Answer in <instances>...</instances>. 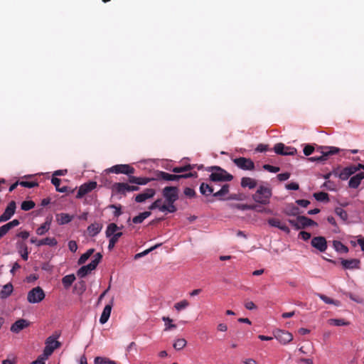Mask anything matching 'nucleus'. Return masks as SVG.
Wrapping results in <instances>:
<instances>
[{"instance_id": "obj_55", "label": "nucleus", "mask_w": 364, "mask_h": 364, "mask_svg": "<svg viewBox=\"0 0 364 364\" xmlns=\"http://www.w3.org/2000/svg\"><path fill=\"white\" fill-rule=\"evenodd\" d=\"M188 301L186 299H183L178 303H176L174 305V308L179 311L182 309H186L187 306H188Z\"/></svg>"}, {"instance_id": "obj_43", "label": "nucleus", "mask_w": 364, "mask_h": 364, "mask_svg": "<svg viewBox=\"0 0 364 364\" xmlns=\"http://www.w3.org/2000/svg\"><path fill=\"white\" fill-rule=\"evenodd\" d=\"M161 245V243H159V244H156L153 247H151L150 248L147 249V250H145L144 251L141 252H139V253H137L134 255V259H138L146 255H148L149 252H152L153 250H156V248H158L159 247H160Z\"/></svg>"}, {"instance_id": "obj_28", "label": "nucleus", "mask_w": 364, "mask_h": 364, "mask_svg": "<svg viewBox=\"0 0 364 364\" xmlns=\"http://www.w3.org/2000/svg\"><path fill=\"white\" fill-rule=\"evenodd\" d=\"M284 213L288 216H298L300 213L299 208L293 203L288 204L284 210Z\"/></svg>"}, {"instance_id": "obj_40", "label": "nucleus", "mask_w": 364, "mask_h": 364, "mask_svg": "<svg viewBox=\"0 0 364 364\" xmlns=\"http://www.w3.org/2000/svg\"><path fill=\"white\" fill-rule=\"evenodd\" d=\"M231 208H235L241 210H247L251 209H255L257 208L255 204H240V203H235L230 205Z\"/></svg>"}, {"instance_id": "obj_8", "label": "nucleus", "mask_w": 364, "mask_h": 364, "mask_svg": "<svg viewBox=\"0 0 364 364\" xmlns=\"http://www.w3.org/2000/svg\"><path fill=\"white\" fill-rule=\"evenodd\" d=\"M162 196L165 199V202H176L179 199V188L177 186H166L162 189Z\"/></svg>"}, {"instance_id": "obj_56", "label": "nucleus", "mask_w": 364, "mask_h": 364, "mask_svg": "<svg viewBox=\"0 0 364 364\" xmlns=\"http://www.w3.org/2000/svg\"><path fill=\"white\" fill-rule=\"evenodd\" d=\"M19 185L28 188H32L36 186H38V183L36 181H22L19 182Z\"/></svg>"}, {"instance_id": "obj_24", "label": "nucleus", "mask_w": 364, "mask_h": 364, "mask_svg": "<svg viewBox=\"0 0 364 364\" xmlns=\"http://www.w3.org/2000/svg\"><path fill=\"white\" fill-rule=\"evenodd\" d=\"M233 162L242 170L252 171L255 169V164L253 161H233Z\"/></svg>"}, {"instance_id": "obj_3", "label": "nucleus", "mask_w": 364, "mask_h": 364, "mask_svg": "<svg viewBox=\"0 0 364 364\" xmlns=\"http://www.w3.org/2000/svg\"><path fill=\"white\" fill-rule=\"evenodd\" d=\"M198 173L196 171L189 172L183 174H171L161 171L154 172V178L156 181L164 180L166 181H178L181 178H197Z\"/></svg>"}, {"instance_id": "obj_9", "label": "nucleus", "mask_w": 364, "mask_h": 364, "mask_svg": "<svg viewBox=\"0 0 364 364\" xmlns=\"http://www.w3.org/2000/svg\"><path fill=\"white\" fill-rule=\"evenodd\" d=\"M46 294L40 287L33 288L28 292L27 300L31 304H37L44 299Z\"/></svg>"}, {"instance_id": "obj_7", "label": "nucleus", "mask_w": 364, "mask_h": 364, "mask_svg": "<svg viewBox=\"0 0 364 364\" xmlns=\"http://www.w3.org/2000/svg\"><path fill=\"white\" fill-rule=\"evenodd\" d=\"M361 164L350 165L341 169V166L333 169V173L335 176L338 177L342 181L349 178L353 174L360 170Z\"/></svg>"}, {"instance_id": "obj_39", "label": "nucleus", "mask_w": 364, "mask_h": 364, "mask_svg": "<svg viewBox=\"0 0 364 364\" xmlns=\"http://www.w3.org/2000/svg\"><path fill=\"white\" fill-rule=\"evenodd\" d=\"M175 202L167 203L166 204H163L161 207V212H168L171 213H173L177 211V208L175 205Z\"/></svg>"}, {"instance_id": "obj_14", "label": "nucleus", "mask_w": 364, "mask_h": 364, "mask_svg": "<svg viewBox=\"0 0 364 364\" xmlns=\"http://www.w3.org/2000/svg\"><path fill=\"white\" fill-rule=\"evenodd\" d=\"M341 264L342 268L345 270L349 269H360V260L359 259H346L340 258Z\"/></svg>"}, {"instance_id": "obj_32", "label": "nucleus", "mask_w": 364, "mask_h": 364, "mask_svg": "<svg viewBox=\"0 0 364 364\" xmlns=\"http://www.w3.org/2000/svg\"><path fill=\"white\" fill-rule=\"evenodd\" d=\"M102 228V225L95 223L90 225L87 230L90 236L95 237L101 231Z\"/></svg>"}, {"instance_id": "obj_25", "label": "nucleus", "mask_w": 364, "mask_h": 364, "mask_svg": "<svg viewBox=\"0 0 364 364\" xmlns=\"http://www.w3.org/2000/svg\"><path fill=\"white\" fill-rule=\"evenodd\" d=\"M112 309V301H111V304H107L102 311V313L100 318V323L101 324H105V323L107 322V321L109 318L110 314H111Z\"/></svg>"}, {"instance_id": "obj_22", "label": "nucleus", "mask_w": 364, "mask_h": 364, "mask_svg": "<svg viewBox=\"0 0 364 364\" xmlns=\"http://www.w3.org/2000/svg\"><path fill=\"white\" fill-rule=\"evenodd\" d=\"M51 223H52V217L48 216L46 219V221L42 225H41V226L39 228H38L36 229V234L38 235H45L50 230Z\"/></svg>"}, {"instance_id": "obj_62", "label": "nucleus", "mask_w": 364, "mask_h": 364, "mask_svg": "<svg viewBox=\"0 0 364 364\" xmlns=\"http://www.w3.org/2000/svg\"><path fill=\"white\" fill-rule=\"evenodd\" d=\"M271 150L272 149H269L268 145L263 144H259L255 149V151L257 152H265Z\"/></svg>"}, {"instance_id": "obj_1", "label": "nucleus", "mask_w": 364, "mask_h": 364, "mask_svg": "<svg viewBox=\"0 0 364 364\" xmlns=\"http://www.w3.org/2000/svg\"><path fill=\"white\" fill-rule=\"evenodd\" d=\"M316 150L321 153V156L310 157L306 159H323V157L333 155H338L340 158H349V154H357L359 151L358 149H342L336 146H319Z\"/></svg>"}, {"instance_id": "obj_61", "label": "nucleus", "mask_w": 364, "mask_h": 364, "mask_svg": "<svg viewBox=\"0 0 364 364\" xmlns=\"http://www.w3.org/2000/svg\"><path fill=\"white\" fill-rule=\"evenodd\" d=\"M267 223L270 226L277 228L278 229H279V227H280V225L282 224L279 219L274 218H269L267 220Z\"/></svg>"}, {"instance_id": "obj_31", "label": "nucleus", "mask_w": 364, "mask_h": 364, "mask_svg": "<svg viewBox=\"0 0 364 364\" xmlns=\"http://www.w3.org/2000/svg\"><path fill=\"white\" fill-rule=\"evenodd\" d=\"M60 343H55V346H45L44 349H43V354L41 355L40 356L43 358L44 360H46L50 355H52V353H53V351L59 348L60 346Z\"/></svg>"}, {"instance_id": "obj_36", "label": "nucleus", "mask_w": 364, "mask_h": 364, "mask_svg": "<svg viewBox=\"0 0 364 364\" xmlns=\"http://www.w3.org/2000/svg\"><path fill=\"white\" fill-rule=\"evenodd\" d=\"M319 146H320L316 145L315 144H304V149H303L304 154L306 156H309L311 155L314 151L317 152L316 149ZM319 154H321V153L319 152Z\"/></svg>"}, {"instance_id": "obj_21", "label": "nucleus", "mask_w": 364, "mask_h": 364, "mask_svg": "<svg viewBox=\"0 0 364 364\" xmlns=\"http://www.w3.org/2000/svg\"><path fill=\"white\" fill-rule=\"evenodd\" d=\"M364 178V172L360 171L350 178L348 186L351 188H357Z\"/></svg>"}, {"instance_id": "obj_35", "label": "nucleus", "mask_w": 364, "mask_h": 364, "mask_svg": "<svg viewBox=\"0 0 364 364\" xmlns=\"http://www.w3.org/2000/svg\"><path fill=\"white\" fill-rule=\"evenodd\" d=\"M60 182H61V180L57 177H53L51 178V183L55 187L56 191L60 192V193L67 192L68 187V186L60 187Z\"/></svg>"}, {"instance_id": "obj_38", "label": "nucleus", "mask_w": 364, "mask_h": 364, "mask_svg": "<svg viewBox=\"0 0 364 364\" xmlns=\"http://www.w3.org/2000/svg\"><path fill=\"white\" fill-rule=\"evenodd\" d=\"M313 196L317 201L319 202L327 203L329 201V196L326 192L320 191L318 193H314Z\"/></svg>"}, {"instance_id": "obj_51", "label": "nucleus", "mask_w": 364, "mask_h": 364, "mask_svg": "<svg viewBox=\"0 0 364 364\" xmlns=\"http://www.w3.org/2000/svg\"><path fill=\"white\" fill-rule=\"evenodd\" d=\"M108 208L111 209H114V211L113 213L114 217L118 218L122 213L121 205L112 204L109 205Z\"/></svg>"}, {"instance_id": "obj_46", "label": "nucleus", "mask_w": 364, "mask_h": 364, "mask_svg": "<svg viewBox=\"0 0 364 364\" xmlns=\"http://www.w3.org/2000/svg\"><path fill=\"white\" fill-rule=\"evenodd\" d=\"M187 344L186 339L184 338H178L174 342L173 346L175 350H182Z\"/></svg>"}, {"instance_id": "obj_47", "label": "nucleus", "mask_w": 364, "mask_h": 364, "mask_svg": "<svg viewBox=\"0 0 364 364\" xmlns=\"http://www.w3.org/2000/svg\"><path fill=\"white\" fill-rule=\"evenodd\" d=\"M36 203L33 200H24L21 204V208L24 211H28L33 209Z\"/></svg>"}, {"instance_id": "obj_30", "label": "nucleus", "mask_w": 364, "mask_h": 364, "mask_svg": "<svg viewBox=\"0 0 364 364\" xmlns=\"http://www.w3.org/2000/svg\"><path fill=\"white\" fill-rule=\"evenodd\" d=\"M14 287L11 282L3 286L0 291V299H5L8 298L13 292Z\"/></svg>"}, {"instance_id": "obj_53", "label": "nucleus", "mask_w": 364, "mask_h": 364, "mask_svg": "<svg viewBox=\"0 0 364 364\" xmlns=\"http://www.w3.org/2000/svg\"><path fill=\"white\" fill-rule=\"evenodd\" d=\"M60 336V334H58L57 336H49L48 338H47V339L46 340V346H55V343H60L59 341H57V338Z\"/></svg>"}, {"instance_id": "obj_23", "label": "nucleus", "mask_w": 364, "mask_h": 364, "mask_svg": "<svg viewBox=\"0 0 364 364\" xmlns=\"http://www.w3.org/2000/svg\"><path fill=\"white\" fill-rule=\"evenodd\" d=\"M16 249L22 259L24 261H27L28 259V250L26 244L22 241H18L16 242Z\"/></svg>"}, {"instance_id": "obj_27", "label": "nucleus", "mask_w": 364, "mask_h": 364, "mask_svg": "<svg viewBox=\"0 0 364 364\" xmlns=\"http://www.w3.org/2000/svg\"><path fill=\"white\" fill-rule=\"evenodd\" d=\"M56 217H57V222L60 225H66V224L70 223L74 218V215H71L68 213H64L58 214L56 215Z\"/></svg>"}, {"instance_id": "obj_50", "label": "nucleus", "mask_w": 364, "mask_h": 364, "mask_svg": "<svg viewBox=\"0 0 364 364\" xmlns=\"http://www.w3.org/2000/svg\"><path fill=\"white\" fill-rule=\"evenodd\" d=\"M162 320H163V321L165 322L164 331H170L173 328H176V325L171 323L173 320L171 318H170L169 317L163 316Z\"/></svg>"}, {"instance_id": "obj_58", "label": "nucleus", "mask_w": 364, "mask_h": 364, "mask_svg": "<svg viewBox=\"0 0 364 364\" xmlns=\"http://www.w3.org/2000/svg\"><path fill=\"white\" fill-rule=\"evenodd\" d=\"M262 168L269 172L271 173H277L279 171L280 168L279 166H274L269 164H264Z\"/></svg>"}, {"instance_id": "obj_13", "label": "nucleus", "mask_w": 364, "mask_h": 364, "mask_svg": "<svg viewBox=\"0 0 364 364\" xmlns=\"http://www.w3.org/2000/svg\"><path fill=\"white\" fill-rule=\"evenodd\" d=\"M311 245L320 252H324L328 247L326 239L323 236L314 237L311 241Z\"/></svg>"}, {"instance_id": "obj_10", "label": "nucleus", "mask_w": 364, "mask_h": 364, "mask_svg": "<svg viewBox=\"0 0 364 364\" xmlns=\"http://www.w3.org/2000/svg\"><path fill=\"white\" fill-rule=\"evenodd\" d=\"M272 149L277 154L281 156H294L297 153L296 148L286 146L283 143L276 144Z\"/></svg>"}, {"instance_id": "obj_41", "label": "nucleus", "mask_w": 364, "mask_h": 364, "mask_svg": "<svg viewBox=\"0 0 364 364\" xmlns=\"http://www.w3.org/2000/svg\"><path fill=\"white\" fill-rule=\"evenodd\" d=\"M86 282L84 280L77 282L74 287V289L80 295L82 294L86 291Z\"/></svg>"}, {"instance_id": "obj_15", "label": "nucleus", "mask_w": 364, "mask_h": 364, "mask_svg": "<svg viewBox=\"0 0 364 364\" xmlns=\"http://www.w3.org/2000/svg\"><path fill=\"white\" fill-rule=\"evenodd\" d=\"M16 208V204L14 200H11L6 208L4 212L0 215V223L6 222L11 219L14 215Z\"/></svg>"}, {"instance_id": "obj_2", "label": "nucleus", "mask_w": 364, "mask_h": 364, "mask_svg": "<svg viewBox=\"0 0 364 364\" xmlns=\"http://www.w3.org/2000/svg\"><path fill=\"white\" fill-rule=\"evenodd\" d=\"M200 193L204 196H208L213 193V196L218 198L220 200H225V196H227L230 191V185L228 183L224 184L221 188L213 193L214 190L212 186L205 183H202L200 186Z\"/></svg>"}, {"instance_id": "obj_37", "label": "nucleus", "mask_w": 364, "mask_h": 364, "mask_svg": "<svg viewBox=\"0 0 364 364\" xmlns=\"http://www.w3.org/2000/svg\"><path fill=\"white\" fill-rule=\"evenodd\" d=\"M92 270V268L89 264L84 265L77 271V275L80 278H83L90 274Z\"/></svg>"}, {"instance_id": "obj_59", "label": "nucleus", "mask_w": 364, "mask_h": 364, "mask_svg": "<svg viewBox=\"0 0 364 364\" xmlns=\"http://www.w3.org/2000/svg\"><path fill=\"white\" fill-rule=\"evenodd\" d=\"M162 202V200L161 198L156 199L154 203H152L149 206V209L150 210H155L158 208L161 211V207L162 205H161Z\"/></svg>"}, {"instance_id": "obj_42", "label": "nucleus", "mask_w": 364, "mask_h": 364, "mask_svg": "<svg viewBox=\"0 0 364 364\" xmlns=\"http://www.w3.org/2000/svg\"><path fill=\"white\" fill-rule=\"evenodd\" d=\"M328 323L335 326H348L349 322L346 321L343 318H330Z\"/></svg>"}, {"instance_id": "obj_26", "label": "nucleus", "mask_w": 364, "mask_h": 364, "mask_svg": "<svg viewBox=\"0 0 364 364\" xmlns=\"http://www.w3.org/2000/svg\"><path fill=\"white\" fill-rule=\"evenodd\" d=\"M154 180H155L154 177V178H148V177H136V176H130L129 181L131 183L143 186V185H146L150 181H154Z\"/></svg>"}, {"instance_id": "obj_4", "label": "nucleus", "mask_w": 364, "mask_h": 364, "mask_svg": "<svg viewBox=\"0 0 364 364\" xmlns=\"http://www.w3.org/2000/svg\"><path fill=\"white\" fill-rule=\"evenodd\" d=\"M208 171H212L209 176L211 181H230L233 179V176L228 173L225 170L220 166H213L206 168Z\"/></svg>"}, {"instance_id": "obj_49", "label": "nucleus", "mask_w": 364, "mask_h": 364, "mask_svg": "<svg viewBox=\"0 0 364 364\" xmlns=\"http://www.w3.org/2000/svg\"><path fill=\"white\" fill-rule=\"evenodd\" d=\"M247 198V196L242 193H232L230 194L228 198H226V200H244Z\"/></svg>"}, {"instance_id": "obj_19", "label": "nucleus", "mask_w": 364, "mask_h": 364, "mask_svg": "<svg viewBox=\"0 0 364 364\" xmlns=\"http://www.w3.org/2000/svg\"><path fill=\"white\" fill-rule=\"evenodd\" d=\"M30 325V322L24 318H20L16 321L11 326V331L18 333L23 328L28 327Z\"/></svg>"}, {"instance_id": "obj_18", "label": "nucleus", "mask_w": 364, "mask_h": 364, "mask_svg": "<svg viewBox=\"0 0 364 364\" xmlns=\"http://www.w3.org/2000/svg\"><path fill=\"white\" fill-rule=\"evenodd\" d=\"M156 194V191L154 188H146L144 193H139L135 196V201L136 203H143L146 200L153 198Z\"/></svg>"}, {"instance_id": "obj_6", "label": "nucleus", "mask_w": 364, "mask_h": 364, "mask_svg": "<svg viewBox=\"0 0 364 364\" xmlns=\"http://www.w3.org/2000/svg\"><path fill=\"white\" fill-rule=\"evenodd\" d=\"M123 228V225L119 227L114 223L107 225L105 235L107 237H109L108 245L109 250H112L114 248L115 244L118 242L119 238L122 236L123 233L122 232H116L118 230H122Z\"/></svg>"}, {"instance_id": "obj_34", "label": "nucleus", "mask_w": 364, "mask_h": 364, "mask_svg": "<svg viewBox=\"0 0 364 364\" xmlns=\"http://www.w3.org/2000/svg\"><path fill=\"white\" fill-rule=\"evenodd\" d=\"M74 274H68L63 277L62 284L65 289H68L75 280Z\"/></svg>"}, {"instance_id": "obj_52", "label": "nucleus", "mask_w": 364, "mask_h": 364, "mask_svg": "<svg viewBox=\"0 0 364 364\" xmlns=\"http://www.w3.org/2000/svg\"><path fill=\"white\" fill-rule=\"evenodd\" d=\"M322 188H325L328 191H333L336 189V186L333 181L328 180L323 183L321 186Z\"/></svg>"}, {"instance_id": "obj_48", "label": "nucleus", "mask_w": 364, "mask_h": 364, "mask_svg": "<svg viewBox=\"0 0 364 364\" xmlns=\"http://www.w3.org/2000/svg\"><path fill=\"white\" fill-rule=\"evenodd\" d=\"M334 212L342 220L346 221L348 220V213L342 208H336Z\"/></svg>"}, {"instance_id": "obj_57", "label": "nucleus", "mask_w": 364, "mask_h": 364, "mask_svg": "<svg viewBox=\"0 0 364 364\" xmlns=\"http://www.w3.org/2000/svg\"><path fill=\"white\" fill-rule=\"evenodd\" d=\"M327 221L335 228V229L333 230L334 232L338 233L340 232V230H339V228L338 226V224H337L335 218L333 216H331V215L328 216L327 217Z\"/></svg>"}, {"instance_id": "obj_20", "label": "nucleus", "mask_w": 364, "mask_h": 364, "mask_svg": "<svg viewBox=\"0 0 364 364\" xmlns=\"http://www.w3.org/2000/svg\"><path fill=\"white\" fill-rule=\"evenodd\" d=\"M297 220L299 222V230L304 229L309 226L318 225L316 222L304 215H298Z\"/></svg>"}, {"instance_id": "obj_33", "label": "nucleus", "mask_w": 364, "mask_h": 364, "mask_svg": "<svg viewBox=\"0 0 364 364\" xmlns=\"http://www.w3.org/2000/svg\"><path fill=\"white\" fill-rule=\"evenodd\" d=\"M333 247L338 253H348V247L339 240L333 241Z\"/></svg>"}, {"instance_id": "obj_29", "label": "nucleus", "mask_w": 364, "mask_h": 364, "mask_svg": "<svg viewBox=\"0 0 364 364\" xmlns=\"http://www.w3.org/2000/svg\"><path fill=\"white\" fill-rule=\"evenodd\" d=\"M257 181L250 177H243L241 179L240 185L242 188H248L249 189H253L257 186Z\"/></svg>"}, {"instance_id": "obj_11", "label": "nucleus", "mask_w": 364, "mask_h": 364, "mask_svg": "<svg viewBox=\"0 0 364 364\" xmlns=\"http://www.w3.org/2000/svg\"><path fill=\"white\" fill-rule=\"evenodd\" d=\"M273 334L274 338L284 345L289 343L293 339L292 334L284 330L276 329L273 331Z\"/></svg>"}, {"instance_id": "obj_64", "label": "nucleus", "mask_w": 364, "mask_h": 364, "mask_svg": "<svg viewBox=\"0 0 364 364\" xmlns=\"http://www.w3.org/2000/svg\"><path fill=\"white\" fill-rule=\"evenodd\" d=\"M285 188L287 190H290V191H297L299 188V183H297L296 182H291V183L287 184L285 186Z\"/></svg>"}, {"instance_id": "obj_63", "label": "nucleus", "mask_w": 364, "mask_h": 364, "mask_svg": "<svg viewBox=\"0 0 364 364\" xmlns=\"http://www.w3.org/2000/svg\"><path fill=\"white\" fill-rule=\"evenodd\" d=\"M109 358L105 357L97 356L95 358L94 363L95 364H108L107 361Z\"/></svg>"}, {"instance_id": "obj_45", "label": "nucleus", "mask_w": 364, "mask_h": 364, "mask_svg": "<svg viewBox=\"0 0 364 364\" xmlns=\"http://www.w3.org/2000/svg\"><path fill=\"white\" fill-rule=\"evenodd\" d=\"M319 298L326 304H334L337 306L340 305V301L338 300H334L324 294H318Z\"/></svg>"}, {"instance_id": "obj_60", "label": "nucleus", "mask_w": 364, "mask_h": 364, "mask_svg": "<svg viewBox=\"0 0 364 364\" xmlns=\"http://www.w3.org/2000/svg\"><path fill=\"white\" fill-rule=\"evenodd\" d=\"M183 193L186 196L190 198H194L196 195L195 190L189 187H186L184 188Z\"/></svg>"}, {"instance_id": "obj_17", "label": "nucleus", "mask_w": 364, "mask_h": 364, "mask_svg": "<svg viewBox=\"0 0 364 364\" xmlns=\"http://www.w3.org/2000/svg\"><path fill=\"white\" fill-rule=\"evenodd\" d=\"M30 242L32 244H36L38 247L42 245H48L50 247H54L58 244V241L55 237H46L39 240H38L37 238L36 237H31L30 240Z\"/></svg>"}, {"instance_id": "obj_5", "label": "nucleus", "mask_w": 364, "mask_h": 364, "mask_svg": "<svg viewBox=\"0 0 364 364\" xmlns=\"http://www.w3.org/2000/svg\"><path fill=\"white\" fill-rule=\"evenodd\" d=\"M272 196V188L268 186H259L257 191L252 194V200L261 205L269 203L270 198Z\"/></svg>"}, {"instance_id": "obj_54", "label": "nucleus", "mask_w": 364, "mask_h": 364, "mask_svg": "<svg viewBox=\"0 0 364 364\" xmlns=\"http://www.w3.org/2000/svg\"><path fill=\"white\" fill-rule=\"evenodd\" d=\"M117 193L122 195H126L124 189V183H115L113 186Z\"/></svg>"}, {"instance_id": "obj_44", "label": "nucleus", "mask_w": 364, "mask_h": 364, "mask_svg": "<svg viewBox=\"0 0 364 364\" xmlns=\"http://www.w3.org/2000/svg\"><path fill=\"white\" fill-rule=\"evenodd\" d=\"M196 166V165L186 164L183 166H176V167H174L171 170V171H173L174 173L185 172V171H190V170L194 168Z\"/></svg>"}, {"instance_id": "obj_12", "label": "nucleus", "mask_w": 364, "mask_h": 364, "mask_svg": "<svg viewBox=\"0 0 364 364\" xmlns=\"http://www.w3.org/2000/svg\"><path fill=\"white\" fill-rule=\"evenodd\" d=\"M97 182L94 181H91L87 183L82 184L79 187L78 191L76 195V198L78 199L82 198L85 195L95 189L97 188Z\"/></svg>"}, {"instance_id": "obj_16", "label": "nucleus", "mask_w": 364, "mask_h": 364, "mask_svg": "<svg viewBox=\"0 0 364 364\" xmlns=\"http://www.w3.org/2000/svg\"><path fill=\"white\" fill-rule=\"evenodd\" d=\"M109 172L129 175L134 172V168L127 164H119L112 166Z\"/></svg>"}]
</instances>
